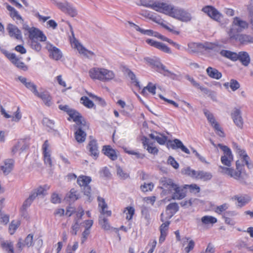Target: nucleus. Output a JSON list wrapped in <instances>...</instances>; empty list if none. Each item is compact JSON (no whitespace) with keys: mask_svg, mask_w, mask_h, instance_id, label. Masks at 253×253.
<instances>
[{"mask_svg":"<svg viewBox=\"0 0 253 253\" xmlns=\"http://www.w3.org/2000/svg\"><path fill=\"white\" fill-rule=\"evenodd\" d=\"M141 4L156 11L164 13L182 22H187L191 20L190 14L181 8L175 7L167 2L154 0H141Z\"/></svg>","mask_w":253,"mask_h":253,"instance_id":"nucleus-1","label":"nucleus"},{"mask_svg":"<svg viewBox=\"0 0 253 253\" xmlns=\"http://www.w3.org/2000/svg\"><path fill=\"white\" fill-rule=\"evenodd\" d=\"M210 141L214 147H218L223 152V155L221 157L220 161L221 163L224 166H226V167L220 166L221 172L223 173L227 174L236 179H239L241 176L242 171L244 168V165L241 164L239 161L238 160L236 162V170L230 168V167L233 161L234 157L230 148L226 145H223L220 143L216 145L212 140H210Z\"/></svg>","mask_w":253,"mask_h":253,"instance_id":"nucleus-2","label":"nucleus"},{"mask_svg":"<svg viewBox=\"0 0 253 253\" xmlns=\"http://www.w3.org/2000/svg\"><path fill=\"white\" fill-rule=\"evenodd\" d=\"M149 136L152 139L156 140L160 145H164L167 142L168 147H169L173 149H180L182 152L186 154H190L189 149L178 139H175L173 140H168V138L167 136L157 132L150 134Z\"/></svg>","mask_w":253,"mask_h":253,"instance_id":"nucleus-3","label":"nucleus"},{"mask_svg":"<svg viewBox=\"0 0 253 253\" xmlns=\"http://www.w3.org/2000/svg\"><path fill=\"white\" fill-rule=\"evenodd\" d=\"M89 77L93 81L108 82L113 80L115 74L113 71L101 67H93L88 71Z\"/></svg>","mask_w":253,"mask_h":253,"instance_id":"nucleus-4","label":"nucleus"},{"mask_svg":"<svg viewBox=\"0 0 253 253\" xmlns=\"http://www.w3.org/2000/svg\"><path fill=\"white\" fill-rule=\"evenodd\" d=\"M23 29L28 33L29 38L30 41H39L40 42H45L46 41V37L43 32L39 29L28 25L24 26Z\"/></svg>","mask_w":253,"mask_h":253,"instance_id":"nucleus-5","label":"nucleus"},{"mask_svg":"<svg viewBox=\"0 0 253 253\" xmlns=\"http://www.w3.org/2000/svg\"><path fill=\"white\" fill-rule=\"evenodd\" d=\"M184 171L185 174L197 180L200 179L203 181H207L212 178L211 173L204 170L196 171L188 167L185 169Z\"/></svg>","mask_w":253,"mask_h":253,"instance_id":"nucleus-6","label":"nucleus"},{"mask_svg":"<svg viewBox=\"0 0 253 253\" xmlns=\"http://www.w3.org/2000/svg\"><path fill=\"white\" fill-rule=\"evenodd\" d=\"M91 181V178L90 176L84 175H81L77 178V182L80 187H83V192L86 196L87 199L90 200L91 197V189L89 184Z\"/></svg>","mask_w":253,"mask_h":253,"instance_id":"nucleus-7","label":"nucleus"},{"mask_svg":"<svg viewBox=\"0 0 253 253\" xmlns=\"http://www.w3.org/2000/svg\"><path fill=\"white\" fill-rule=\"evenodd\" d=\"M89 125L87 123L78 126H75V131L74 137L76 140L79 143L84 142L86 139V133L85 131L89 129Z\"/></svg>","mask_w":253,"mask_h":253,"instance_id":"nucleus-8","label":"nucleus"},{"mask_svg":"<svg viewBox=\"0 0 253 253\" xmlns=\"http://www.w3.org/2000/svg\"><path fill=\"white\" fill-rule=\"evenodd\" d=\"M204 114L207 117L208 121L213 127L215 133L221 137H224L225 134L219 124L216 122L212 114L208 110H204Z\"/></svg>","mask_w":253,"mask_h":253,"instance_id":"nucleus-9","label":"nucleus"},{"mask_svg":"<svg viewBox=\"0 0 253 253\" xmlns=\"http://www.w3.org/2000/svg\"><path fill=\"white\" fill-rule=\"evenodd\" d=\"M3 53L17 68L24 71L28 70V66L23 62L21 61L15 54L6 50L3 51Z\"/></svg>","mask_w":253,"mask_h":253,"instance_id":"nucleus-10","label":"nucleus"},{"mask_svg":"<svg viewBox=\"0 0 253 253\" xmlns=\"http://www.w3.org/2000/svg\"><path fill=\"white\" fill-rule=\"evenodd\" d=\"M202 11L205 13L208 16L212 19L219 22L220 21L222 15L217 9L211 5H206L203 7Z\"/></svg>","mask_w":253,"mask_h":253,"instance_id":"nucleus-11","label":"nucleus"},{"mask_svg":"<svg viewBox=\"0 0 253 253\" xmlns=\"http://www.w3.org/2000/svg\"><path fill=\"white\" fill-rule=\"evenodd\" d=\"M89 141L86 146V148L89 152V155L96 159L99 156V151L97 140L91 136H89Z\"/></svg>","mask_w":253,"mask_h":253,"instance_id":"nucleus-12","label":"nucleus"},{"mask_svg":"<svg viewBox=\"0 0 253 253\" xmlns=\"http://www.w3.org/2000/svg\"><path fill=\"white\" fill-rule=\"evenodd\" d=\"M71 45L77 49L80 54H82L87 58L91 57L95 55L93 52L87 49L76 39L71 42Z\"/></svg>","mask_w":253,"mask_h":253,"instance_id":"nucleus-13","label":"nucleus"},{"mask_svg":"<svg viewBox=\"0 0 253 253\" xmlns=\"http://www.w3.org/2000/svg\"><path fill=\"white\" fill-rule=\"evenodd\" d=\"M75 214V221H78L82 219L84 214V210L81 206L76 208L73 207H68L66 209L65 215L68 217L71 216L72 215Z\"/></svg>","mask_w":253,"mask_h":253,"instance_id":"nucleus-14","label":"nucleus"},{"mask_svg":"<svg viewBox=\"0 0 253 253\" xmlns=\"http://www.w3.org/2000/svg\"><path fill=\"white\" fill-rule=\"evenodd\" d=\"M44 162L48 164L50 167L52 166V160L51 157V151L50 145L47 140H46L42 147Z\"/></svg>","mask_w":253,"mask_h":253,"instance_id":"nucleus-15","label":"nucleus"},{"mask_svg":"<svg viewBox=\"0 0 253 253\" xmlns=\"http://www.w3.org/2000/svg\"><path fill=\"white\" fill-rule=\"evenodd\" d=\"M6 30L9 36L17 40L22 41L23 37L21 30L15 25L9 23L7 25Z\"/></svg>","mask_w":253,"mask_h":253,"instance_id":"nucleus-16","label":"nucleus"},{"mask_svg":"<svg viewBox=\"0 0 253 253\" xmlns=\"http://www.w3.org/2000/svg\"><path fill=\"white\" fill-rule=\"evenodd\" d=\"M46 48L49 53L50 58L55 60H59L62 57V53L61 50L52 44L47 43Z\"/></svg>","mask_w":253,"mask_h":253,"instance_id":"nucleus-17","label":"nucleus"},{"mask_svg":"<svg viewBox=\"0 0 253 253\" xmlns=\"http://www.w3.org/2000/svg\"><path fill=\"white\" fill-rule=\"evenodd\" d=\"M69 117L68 118V120L71 121L72 120L76 123V126H78L81 125H84L86 123V121L84 120L82 115L76 110L72 109L69 111V113L68 114Z\"/></svg>","mask_w":253,"mask_h":253,"instance_id":"nucleus-18","label":"nucleus"},{"mask_svg":"<svg viewBox=\"0 0 253 253\" xmlns=\"http://www.w3.org/2000/svg\"><path fill=\"white\" fill-rule=\"evenodd\" d=\"M142 144L144 149L150 154L154 155H157L159 152V149L155 145V143L151 141L148 138L144 137L142 139Z\"/></svg>","mask_w":253,"mask_h":253,"instance_id":"nucleus-19","label":"nucleus"},{"mask_svg":"<svg viewBox=\"0 0 253 253\" xmlns=\"http://www.w3.org/2000/svg\"><path fill=\"white\" fill-rule=\"evenodd\" d=\"M146 42L149 45L153 46L165 53H171L170 48L162 42L156 41L152 39H147L146 40Z\"/></svg>","mask_w":253,"mask_h":253,"instance_id":"nucleus-20","label":"nucleus"},{"mask_svg":"<svg viewBox=\"0 0 253 253\" xmlns=\"http://www.w3.org/2000/svg\"><path fill=\"white\" fill-rule=\"evenodd\" d=\"M186 188L184 185L183 186H179L176 184L175 187L173 189V194L172 195V199L173 200H181L184 198L186 195Z\"/></svg>","mask_w":253,"mask_h":253,"instance_id":"nucleus-21","label":"nucleus"},{"mask_svg":"<svg viewBox=\"0 0 253 253\" xmlns=\"http://www.w3.org/2000/svg\"><path fill=\"white\" fill-rule=\"evenodd\" d=\"M146 60L151 65L156 66L157 69V71L161 73L164 74V75L168 76L171 74V73L167 69L166 66L161 63L149 58H146Z\"/></svg>","mask_w":253,"mask_h":253,"instance_id":"nucleus-22","label":"nucleus"},{"mask_svg":"<svg viewBox=\"0 0 253 253\" xmlns=\"http://www.w3.org/2000/svg\"><path fill=\"white\" fill-rule=\"evenodd\" d=\"M0 112L1 115H2L5 118L8 119L11 118V121L13 122H18L22 118V114L19 107L17 108V110L12 116L8 114L2 106H1Z\"/></svg>","mask_w":253,"mask_h":253,"instance_id":"nucleus-23","label":"nucleus"},{"mask_svg":"<svg viewBox=\"0 0 253 253\" xmlns=\"http://www.w3.org/2000/svg\"><path fill=\"white\" fill-rule=\"evenodd\" d=\"M29 143L25 139H21L18 141L17 143L13 147L11 152L13 154H15L18 151H20V153L29 148Z\"/></svg>","mask_w":253,"mask_h":253,"instance_id":"nucleus-24","label":"nucleus"},{"mask_svg":"<svg viewBox=\"0 0 253 253\" xmlns=\"http://www.w3.org/2000/svg\"><path fill=\"white\" fill-rule=\"evenodd\" d=\"M97 201L98 202V207L100 208V212L101 214L106 215V216H111L112 211L110 210H108L107 204L105 203L104 198L100 197H98Z\"/></svg>","mask_w":253,"mask_h":253,"instance_id":"nucleus-25","label":"nucleus"},{"mask_svg":"<svg viewBox=\"0 0 253 253\" xmlns=\"http://www.w3.org/2000/svg\"><path fill=\"white\" fill-rule=\"evenodd\" d=\"M231 116L236 125L240 128L243 126V119L239 109L235 108L231 113Z\"/></svg>","mask_w":253,"mask_h":253,"instance_id":"nucleus-26","label":"nucleus"},{"mask_svg":"<svg viewBox=\"0 0 253 253\" xmlns=\"http://www.w3.org/2000/svg\"><path fill=\"white\" fill-rule=\"evenodd\" d=\"M102 152L105 155L112 161H115L118 158L116 151L113 149L110 145L104 146L102 148Z\"/></svg>","mask_w":253,"mask_h":253,"instance_id":"nucleus-27","label":"nucleus"},{"mask_svg":"<svg viewBox=\"0 0 253 253\" xmlns=\"http://www.w3.org/2000/svg\"><path fill=\"white\" fill-rule=\"evenodd\" d=\"M14 161L13 159H7L4 162V165L0 166V169L4 175H7L12 170Z\"/></svg>","mask_w":253,"mask_h":253,"instance_id":"nucleus-28","label":"nucleus"},{"mask_svg":"<svg viewBox=\"0 0 253 253\" xmlns=\"http://www.w3.org/2000/svg\"><path fill=\"white\" fill-rule=\"evenodd\" d=\"M35 95L41 98L46 106H49L51 104L52 97L47 91L39 92L37 91Z\"/></svg>","mask_w":253,"mask_h":253,"instance_id":"nucleus-29","label":"nucleus"},{"mask_svg":"<svg viewBox=\"0 0 253 253\" xmlns=\"http://www.w3.org/2000/svg\"><path fill=\"white\" fill-rule=\"evenodd\" d=\"M18 79L26 88L30 90L34 94L38 91L36 85L32 82L28 81L26 78L20 76L18 77Z\"/></svg>","mask_w":253,"mask_h":253,"instance_id":"nucleus-30","label":"nucleus"},{"mask_svg":"<svg viewBox=\"0 0 253 253\" xmlns=\"http://www.w3.org/2000/svg\"><path fill=\"white\" fill-rule=\"evenodd\" d=\"M237 213L234 211H227L224 212L222 214V217L224 219L226 224L233 225L235 224V221L233 219V217Z\"/></svg>","mask_w":253,"mask_h":253,"instance_id":"nucleus-31","label":"nucleus"},{"mask_svg":"<svg viewBox=\"0 0 253 253\" xmlns=\"http://www.w3.org/2000/svg\"><path fill=\"white\" fill-rule=\"evenodd\" d=\"M195 244L193 240L190 239V238L185 237L183 239L182 246L183 247L186 246L184 248L185 253H189L193 250Z\"/></svg>","mask_w":253,"mask_h":253,"instance_id":"nucleus-32","label":"nucleus"},{"mask_svg":"<svg viewBox=\"0 0 253 253\" xmlns=\"http://www.w3.org/2000/svg\"><path fill=\"white\" fill-rule=\"evenodd\" d=\"M220 54L221 56L225 57L231 61H236L238 60V53L228 50H222Z\"/></svg>","mask_w":253,"mask_h":253,"instance_id":"nucleus-33","label":"nucleus"},{"mask_svg":"<svg viewBox=\"0 0 253 253\" xmlns=\"http://www.w3.org/2000/svg\"><path fill=\"white\" fill-rule=\"evenodd\" d=\"M233 199L237 201L238 206L242 207L251 201V198L248 195H236Z\"/></svg>","mask_w":253,"mask_h":253,"instance_id":"nucleus-34","label":"nucleus"},{"mask_svg":"<svg viewBox=\"0 0 253 253\" xmlns=\"http://www.w3.org/2000/svg\"><path fill=\"white\" fill-rule=\"evenodd\" d=\"M208 75L211 78L219 80L222 77V74L216 69L209 67L206 70Z\"/></svg>","mask_w":253,"mask_h":253,"instance_id":"nucleus-35","label":"nucleus"},{"mask_svg":"<svg viewBox=\"0 0 253 253\" xmlns=\"http://www.w3.org/2000/svg\"><path fill=\"white\" fill-rule=\"evenodd\" d=\"M238 60H239L244 66H248L250 62V57L246 51H240L238 53Z\"/></svg>","mask_w":253,"mask_h":253,"instance_id":"nucleus-36","label":"nucleus"},{"mask_svg":"<svg viewBox=\"0 0 253 253\" xmlns=\"http://www.w3.org/2000/svg\"><path fill=\"white\" fill-rule=\"evenodd\" d=\"M2 249L7 253H15L13 243L10 241H4L0 244Z\"/></svg>","mask_w":253,"mask_h":253,"instance_id":"nucleus-37","label":"nucleus"},{"mask_svg":"<svg viewBox=\"0 0 253 253\" xmlns=\"http://www.w3.org/2000/svg\"><path fill=\"white\" fill-rule=\"evenodd\" d=\"M236 152L239 155L240 158L245 162V165L247 166L249 165L250 157L247 155L246 151L241 149L240 147L237 146L236 148Z\"/></svg>","mask_w":253,"mask_h":253,"instance_id":"nucleus-38","label":"nucleus"},{"mask_svg":"<svg viewBox=\"0 0 253 253\" xmlns=\"http://www.w3.org/2000/svg\"><path fill=\"white\" fill-rule=\"evenodd\" d=\"M156 86L153 83L149 82L146 86L144 87L142 91L141 94L144 96H146L148 95V93L147 91H148L149 93H151L153 95H155L156 94Z\"/></svg>","mask_w":253,"mask_h":253,"instance_id":"nucleus-39","label":"nucleus"},{"mask_svg":"<svg viewBox=\"0 0 253 253\" xmlns=\"http://www.w3.org/2000/svg\"><path fill=\"white\" fill-rule=\"evenodd\" d=\"M50 188V186L45 184L43 186H39L36 190L31 193L34 198H36L39 195H45L46 191Z\"/></svg>","mask_w":253,"mask_h":253,"instance_id":"nucleus-40","label":"nucleus"},{"mask_svg":"<svg viewBox=\"0 0 253 253\" xmlns=\"http://www.w3.org/2000/svg\"><path fill=\"white\" fill-rule=\"evenodd\" d=\"M162 185L164 190L172 192L174 187H175L176 184H175L171 179H165L162 181Z\"/></svg>","mask_w":253,"mask_h":253,"instance_id":"nucleus-41","label":"nucleus"},{"mask_svg":"<svg viewBox=\"0 0 253 253\" xmlns=\"http://www.w3.org/2000/svg\"><path fill=\"white\" fill-rule=\"evenodd\" d=\"M123 213L126 215V219L128 221H130L132 219L133 216L135 214V209L133 207L127 206L124 209Z\"/></svg>","mask_w":253,"mask_h":253,"instance_id":"nucleus-42","label":"nucleus"},{"mask_svg":"<svg viewBox=\"0 0 253 253\" xmlns=\"http://www.w3.org/2000/svg\"><path fill=\"white\" fill-rule=\"evenodd\" d=\"M233 24L238 26L240 30L247 29L249 27V24L246 21L242 20L239 17H235L233 19Z\"/></svg>","mask_w":253,"mask_h":253,"instance_id":"nucleus-43","label":"nucleus"},{"mask_svg":"<svg viewBox=\"0 0 253 253\" xmlns=\"http://www.w3.org/2000/svg\"><path fill=\"white\" fill-rule=\"evenodd\" d=\"M232 29H231L229 32V35L231 39H238L242 43H244L249 40V36L246 35H238L237 37H235V36L232 34Z\"/></svg>","mask_w":253,"mask_h":253,"instance_id":"nucleus-44","label":"nucleus"},{"mask_svg":"<svg viewBox=\"0 0 253 253\" xmlns=\"http://www.w3.org/2000/svg\"><path fill=\"white\" fill-rule=\"evenodd\" d=\"M21 224L20 220H12L9 226V232L10 235H13Z\"/></svg>","mask_w":253,"mask_h":253,"instance_id":"nucleus-45","label":"nucleus"},{"mask_svg":"<svg viewBox=\"0 0 253 253\" xmlns=\"http://www.w3.org/2000/svg\"><path fill=\"white\" fill-rule=\"evenodd\" d=\"M201 221L204 224H213L217 222V219L212 216L205 215L202 217Z\"/></svg>","mask_w":253,"mask_h":253,"instance_id":"nucleus-46","label":"nucleus"},{"mask_svg":"<svg viewBox=\"0 0 253 253\" xmlns=\"http://www.w3.org/2000/svg\"><path fill=\"white\" fill-rule=\"evenodd\" d=\"M81 103L85 107L89 109L92 108L94 106L93 102L89 99L87 97L85 96H82L81 98Z\"/></svg>","mask_w":253,"mask_h":253,"instance_id":"nucleus-47","label":"nucleus"},{"mask_svg":"<svg viewBox=\"0 0 253 253\" xmlns=\"http://www.w3.org/2000/svg\"><path fill=\"white\" fill-rule=\"evenodd\" d=\"M224 86L228 87V86L230 87L233 91H235L238 89L240 85L238 82L235 80L232 79L230 80V83H226L224 84Z\"/></svg>","mask_w":253,"mask_h":253,"instance_id":"nucleus-48","label":"nucleus"},{"mask_svg":"<svg viewBox=\"0 0 253 253\" xmlns=\"http://www.w3.org/2000/svg\"><path fill=\"white\" fill-rule=\"evenodd\" d=\"M67 198L71 201H75L79 199V194L76 189L72 188L68 194Z\"/></svg>","mask_w":253,"mask_h":253,"instance_id":"nucleus-49","label":"nucleus"},{"mask_svg":"<svg viewBox=\"0 0 253 253\" xmlns=\"http://www.w3.org/2000/svg\"><path fill=\"white\" fill-rule=\"evenodd\" d=\"M128 76L130 79L131 80V84H132L137 88H140L139 82L137 81V79L136 78L134 74L132 71L129 70L128 72Z\"/></svg>","mask_w":253,"mask_h":253,"instance_id":"nucleus-50","label":"nucleus"},{"mask_svg":"<svg viewBox=\"0 0 253 253\" xmlns=\"http://www.w3.org/2000/svg\"><path fill=\"white\" fill-rule=\"evenodd\" d=\"M184 188H186V189H188L189 190L190 192L197 194L200 192V188L196 184H186L184 185Z\"/></svg>","mask_w":253,"mask_h":253,"instance_id":"nucleus-51","label":"nucleus"},{"mask_svg":"<svg viewBox=\"0 0 253 253\" xmlns=\"http://www.w3.org/2000/svg\"><path fill=\"white\" fill-rule=\"evenodd\" d=\"M35 199V198H34L32 194H30L29 198H27L24 202L22 208H21V211H24L26 210L27 208L30 207V206L31 205L32 203L33 202V200Z\"/></svg>","mask_w":253,"mask_h":253,"instance_id":"nucleus-52","label":"nucleus"},{"mask_svg":"<svg viewBox=\"0 0 253 253\" xmlns=\"http://www.w3.org/2000/svg\"><path fill=\"white\" fill-rule=\"evenodd\" d=\"M229 208V205L227 203H224L221 205L217 206L215 208V212L218 214H223L224 212H226V210Z\"/></svg>","mask_w":253,"mask_h":253,"instance_id":"nucleus-53","label":"nucleus"},{"mask_svg":"<svg viewBox=\"0 0 253 253\" xmlns=\"http://www.w3.org/2000/svg\"><path fill=\"white\" fill-rule=\"evenodd\" d=\"M99 223L103 229L105 230H109L110 229V225L108 222V219L106 218L100 217L99 220Z\"/></svg>","mask_w":253,"mask_h":253,"instance_id":"nucleus-54","label":"nucleus"},{"mask_svg":"<svg viewBox=\"0 0 253 253\" xmlns=\"http://www.w3.org/2000/svg\"><path fill=\"white\" fill-rule=\"evenodd\" d=\"M197 201H198L197 199L191 198V199H189L188 200H186V201L181 202L180 203V204L181 206L182 207L188 208L189 207L193 206Z\"/></svg>","mask_w":253,"mask_h":253,"instance_id":"nucleus-55","label":"nucleus"},{"mask_svg":"<svg viewBox=\"0 0 253 253\" xmlns=\"http://www.w3.org/2000/svg\"><path fill=\"white\" fill-rule=\"evenodd\" d=\"M124 151L129 155H135L137 159H142L145 157V155L144 154L140 153L138 152H135L133 150H128L126 148H124Z\"/></svg>","mask_w":253,"mask_h":253,"instance_id":"nucleus-56","label":"nucleus"},{"mask_svg":"<svg viewBox=\"0 0 253 253\" xmlns=\"http://www.w3.org/2000/svg\"><path fill=\"white\" fill-rule=\"evenodd\" d=\"M199 44L195 42H191L188 44V50L189 52L195 53L198 51Z\"/></svg>","mask_w":253,"mask_h":253,"instance_id":"nucleus-57","label":"nucleus"},{"mask_svg":"<svg viewBox=\"0 0 253 253\" xmlns=\"http://www.w3.org/2000/svg\"><path fill=\"white\" fill-rule=\"evenodd\" d=\"M179 209L178 205L176 203H170L167 207V210L170 211L171 213L176 212Z\"/></svg>","mask_w":253,"mask_h":253,"instance_id":"nucleus-58","label":"nucleus"},{"mask_svg":"<svg viewBox=\"0 0 253 253\" xmlns=\"http://www.w3.org/2000/svg\"><path fill=\"white\" fill-rule=\"evenodd\" d=\"M154 184L152 183H144L140 187L141 190L144 192L151 191L153 189Z\"/></svg>","mask_w":253,"mask_h":253,"instance_id":"nucleus-59","label":"nucleus"},{"mask_svg":"<svg viewBox=\"0 0 253 253\" xmlns=\"http://www.w3.org/2000/svg\"><path fill=\"white\" fill-rule=\"evenodd\" d=\"M65 13L72 17H75L77 15V11L76 8L72 6L70 4Z\"/></svg>","mask_w":253,"mask_h":253,"instance_id":"nucleus-60","label":"nucleus"},{"mask_svg":"<svg viewBox=\"0 0 253 253\" xmlns=\"http://www.w3.org/2000/svg\"><path fill=\"white\" fill-rule=\"evenodd\" d=\"M86 94L90 97L92 98V99H94L95 101H98L101 105H102V106L105 105V104H106L105 101L101 97H98V96L95 95L94 94H92L91 92H87Z\"/></svg>","mask_w":253,"mask_h":253,"instance_id":"nucleus-61","label":"nucleus"},{"mask_svg":"<svg viewBox=\"0 0 253 253\" xmlns=\"http://www.w3.org/2000/svg\"><path fill=\"white\" fill-rule=\"evenodd\" d=\"M38 41H31V46L33 49L39 51L42 49V45Z\"/></svg>","mask_w":253,"mask_h":253,"instance_id":"nucleus-62","label":"nucleus"},{"mask_svg":"<svg viewBox=\"0 0 253 253\" xmlns=\"http://www.w3.org/2000/svg\"><path fill=\"white\" fill-rule=\"evenodd\" d=\"M69 4L70 3L67 1H66L65 2H59L56 3V5L61 11H62L64 12H65Z\"/></svg>","mask_w":253,"mask_h":253,"instance_id":"nucleus-63","label":"nucleus"},{"mask_svg":"<svg viewBox=\"0 0 253 253\" xmlns=\"http://www.w3.org/2000/svg\"><path fill=\"white\" fill-rule=\"evenodd\" d=\"M170 222L169 221H166L162 223L160 227V233H164L168 234V230L169 229Z\"/></svg>","mask_w":253,"mask_h":253,"instance_id":"nucleus-64","label":"nucleus"}]
</instances>
